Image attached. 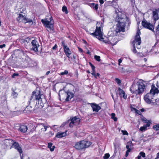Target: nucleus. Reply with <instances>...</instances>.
Returning a JSON list of instances; mask_svg holds the SVG:
<instances>
[{"label": "nucleus", "mask_w": 159, "mask_h": 159, "mask_svg": "<svg viewBox=\"0 0 159 159\" xmlns=\"http://www.w3.org/2000/svg\"><path fill=\"white\" fill-rule=\"evenodd\" d=\"M116 12L117 15L116 21L118 22L116 31L117 32H124L126 24L129 25L130 24L129 19L125 14L123 13L118 9L116 10Z\"/></svg>", "instance_id": "obj_1"}, {"label": "nucleus", "mask_w": 159, "mask_h": 159, "mask_svg": "<svg viewBox=\"0 0 159 159\" xmlns=\"http://www.w3.org/2000/svg\"><path fill=\"white\" fill-rule=\"evenodd\" d=\"M99 24V23H97V25L98 24ZM102 28L101 26L99 27L98 26H96V28L94 32L91 33L90 34L93 36H95L96 38L98 39L99 40L103 41L105 43H108L111 44L112 45H116L117 43V41H115V38H112V39H110L109 38L108 40H103L104 39L103 38V33L102 32Z\"/></svg>", "instance_id": "obj_2"}, {"label": "nucleus", "mask_w": 159, "mask_h": 159, "mask_svg": "<svg viewBox=\"0 0 159 159\" xmlns=\"http://www.w3.org/2000/svg\"><path fill=\"white\" fill-rule=\"evenodd\" d=\"M146 89L145 82L143 80H140L138 81L136 85L133 84L130 88V91L132 93L137 95L142 94Z\"/></svg>", "instance_id": "obj_3"}, {"label": "nucleus", "mask_w": 159, "mask_h": 159, "mask_svg": "<svg viewBox=\"0 0 159 159\" xmlns=\"http://www.w3.org/2000/svg\"><path fill=\"white\" fill-rule=\"evenodd\" d=\"M157 89L155 86L152 85L150 92L146 94L144 96V99L146 102L148 104L154 103L158 105V100L155 99L154 95L158 93Z\"/></svg>", "instance_id": "obj_4"}, {"label": "nucleus", "mask_w": 159, "mask_h": 159, "mask_svg": "<svg viewBox=\"0 0 159 159\" xmlns=\"http://www.w3.org/2000/svg\"><path fill=\"white\" fill-rule=\"evenodd\" d=\"M141 34L140 30H138L137 31L134 40L133 42V52L134 53H139L138 51H137L136 49V46H137V48L138 49H139L140 48V45L141 43V40L140 37V34Z\"/></svg>", "instance_id": "obj_5"}, {"label": "nucleus", "mask_w": 159, "mask_h": 159, "mask_svg": "<svg viewBox=\"0 0 159 159\" xmlns=\"http://www.w3.org/2000/svg\"><path fill=\"white\" fill-rule=\"evenodd\" d=\"M92 143L89 141L82 140L75 143L74 148L77 150H81L89 147Z\"/></svg>", "instance_id": "obj_6"}, {"label": "nucleus", "mask_w": 159, "mask_h": 159, "mask_svg": "<svg viewBox=\"0 0 159 159\" xmlns=\"http://www.w3.org/2000/svg\"><path fill=\"white\" fill-rule=\"evenodd\" d=\"M41 22L48 31L53 29L54 22L51 16L49 19L46 18L44 19H42Z\"/></svg>", "instance_id": "obj_7"}, {"label": "nucleus", "mask_w": 159, "mask_h": 159, "mask_svg": "<svg viewBox=\"0 0 159 159\" xmlns=\"http://www.w3.org/2000/svg\"><path fill=\"white\" fill-rule=\"evenodd\" d=\"M17 20L19 22H22L24 23H28L30 25H32L33 22L32 20L27 19L25 15H23L22 14L20 13L19 14Z\"/></svg>", "instance_id": "obj_8"}, {"label": "nucleus", "mask_w": 159, "mask_h": 159, "mask_svg": "<svg viewBox=\"0 0 159 159\" xmlns=\"http://www.w3.org/2000/svg\"><path fill=\"white\" fill-rule=\"evenodd\" d=\"M70 122L69 124V126L70 127L79 125L80 121V119L76 116L70 118Z\"/></svg>", "instance_id": "obj_9"}, {"label": "nucleus", "mask_w": 159, "mask_h": 159, "mask_svg": "<svg viewBox=\"0 0 159 159\" xmlns=\"http://www.w3.org/2000/svg\"><path fill=\"white\" fill-rule=\"evenodd\" d=\"M142 25L145 28L148 29L152 31H154L153 26L146 20H143L142 22Z\"/></svg>", "instance_id": "obj_10"}, {"label": "nucleus", "mask_w": 159, "mask_h": 159, "mask_svg": "<svg viewBox=\"0 0 159 159\" xmlns=\"http://www.w3.org/2000/svg\"><path fill=\"white\" fill-rule=\"evenodd\" d=\"M41 95L39 91H37L36 92L34 91L33 92L32 95L31 97L34 100H38L39 102L41 101Z\"/></svg>", "instance_id": "obj_11"}, {"label": "nucleus", "mask_w": 159, "mask_h": 159, "mask_svg": "<svg viewBox=\"0 0 159 159\" xmlns=\"http://www.w3.org/2000/svg\"><path fill=\"white\" fill-rule=\"evenodd\" d=\"M61 43L63 46L64 51L66 55L69 58V56L71 53L70 50L67 46L65 44L64 41H62Z\"/></svg>", "instance_id": "obj_12"}, {"label": "nucleus", "mask_w": 159, "mask_h": 159, "mask_svg": "<svg viewBox=\"0 0 159 159\" xmlns=\"http://www.w3.org/2000/svg\"><path fill=\"white\" fill-rule=\"evenodd\" d=\"M31 44L32 45V49L34 52H37L38 51V47L39 46L38 42L35 40H34L31 41Z\"/></svg>", "instance_id": "obj_13"}, {"label": "nucleus", "mask_w": 159, "mask_h": 159, "mask_svg": "<svg viewBox=\"0 0 159 159\" xmlns=\"http://www.w3.org/2000/svg\"><path fill=\"white\" fill-rule=\"evenodd\" d=\"M12 147L16 149L19 153L21 154L22 153V150L21 148L19 145L18 143L17 142H14L12 145ZM20 157L21 159H24L23 157L21 154H20Z\"/></svg>", "instance_id": "obj_14"}, {"label": "nucleus", "mask_w": 159, "mask_h": 159, "mask_svg": "<svg viewBox=\"0 0 159 159\" xmlns=\"http://www.w3.org/2000/svg\"><path fill=\"white\" fill-rule=\"evenodd\" d=\"M159 12V8L155 9V11H153L152 12V18L155 21L158 20L159 18V16L158 15Z\"/></svg>", "instance_id": "obj_15"}, {"label": "nucleus", "mask_w": 159, "mask_h": 159, "mask_svg": "<svg viewBox=\"0 0 159 159\" xmlns=\"http://www.w3.org/2000/svg\"><path fill=\"white\" fill-rule=\"evenodd\" d=\"M119 94L121 97H123L124 99H126L127 97V95L125 94L124 91L122 90L120 88H118Z\"/></svg>", "instance_id": "obj_16"}, {"label": "nucleus", "mask_w": 159, "mask_h": 159, "mask_svg": "<svg viewBox=\"0 0 159 159\" xmlns=\"http://www.w3.org/2000/svg\"><path fill=\"white\" fill-rule=\"evenodd\" d=\"M66 93L67 96L66 99V100L67 101H69L72 98H73L74 97V95L73 93L69 91H67Z\"/></svg>", "instance_id": "obj_17"}, {"label": "nucleus", "mask_w": 159, "mask_h": 159, "mask_svg": "<svg viewBox=\"0 0 159 159\" xmlns=\"http://www.w3.org/2000/svg\"><path fill=\"white\" fill-rule=\"evenodd\" d=\"M91 107L93 108V111L98 112L101 109V107L96 104H92Z\"/></svg>", "instance_id": "obj_18"}, {"label": "nucleus", "mask_w": 159, "mask_h": 159, "mask_svg": "<svg viewBox=\"0 0 159 159\" xmlns=\"http://www.w3.org/2000/svg\"><path fill=\"white\" fill-rule=\"evenodd\" d=\"M66 135V133L59 132L57 133L56 134V137L58 138H61Z\"/></svg>", "instance_id": "obj_19"}, {"label": "nucleus", "mask_w": 159, "mask_h": 159, "mask_svg": "<svg viewBox=\"0 0 159 159\" xmlns=\"http://www.w3.org/2000/svg\"><path fill=\"white\" fill-rule=\"evenodd\" d=\"M150 125V123H147L145 125L141 127L140 129V130L142 132L144 131L147 129V128L149 127Z\"/></svg>", "instance_id": "obj_20"}, {"label": "nucleus", "mask_w": 159, "mask_h": 159, "mask_svg": "<svg viewBox=\"0 0 159 159\" xmlns=\"http://www.w3.org/2000/svg\"><path fill=\"white\" fill-rule=\"evenodd\" d=\"M38 127L41 129V130L43 131H45L47 130V126L43 124H41L39 125Z\"/></svg>", "instance_id": "obj_21"}, {"label": "nucleus", "mask_w": 159, "mask_h": 159, "mask_svg": "<svg viewBox=\"0 0 159 159\" xmlns=\"http://www.w3.org/2000/svg\"><path fill=\"white\" fill-rule=\"evenodd\" d=\"M19 130L22 132H26L27 130V127L25 125H21L19 129Z\"/></svg>", "instance_id": "obj_22"}, {"label": "nucleus", "mask_w": 159, "mask_h": 159, "mask_svg": "<svg viewBox=\"0 0 159 159\" xmlns=\"http://www.w3.org/2000/svg\"><path fill=\"white\" fill-rule=\"evenodd\" d=\"M90 6L93 9L97 10L98 8V4H95L94 3H90L89 4Z\"/></svg>", "instance_id": "obj_23"}, {"label": "nucleus", "mask_w": 159, "mask_h": 159, "mask_svg": "<svg viewBox=\"0 0 159 159\" xmlns=\"http://www.w3.org/2000/svg\"><path fill=\"white\" fill-rule=\"evenodd\" d=\"M142 157L144 158L145 157V153L143 152H141L137 157V158L138 159H140L141 157Z\"/></svg>", "instance_id": "obj_24"}, {"label": "nucleus", "mask_w": 159, "mask_h": 159, "mask_svg": "<svg viewBox=\"0 0 159 159\" xmlns=\"http://www.w3.org/2000/svg\"><path fill=\"white\" fill-rule=\"evenodd\" d=\"M116 115L114 113L111 114V118L113 119L114 121H116L117 120V118L115 116Z\"/></svg>", "instance_id": "obj_25"}, {"label": "nucleus", "mask_w": 159, "mask_h": 159, "mask_svg": "<svg viewBox=\"0 0 159 159\" xmlns=\"http://www.w3.org/2000/svg\"><path fill=\"white\" fill-rule=\"evenodd\" d=\"M131 111H134L135 113L139 115H140L141 113V112L139 110H137L134 108H132Z\"/></svg>", "instance_id": "obj_26"}, {"label": "nucleus", "mask_w": 159, "mask_h": 159, "mask_svg": "<svg viewBox=\"0 0 159 159\" xmlns=\"http://www.w3.org/2000/svg\"><path fill=\"white\" fill-rule=\"evenodd\" d=\"M31 41V39L29 37H27L26 38H25L24 40V42L25 43H29Z\"/></svg>", "instance_id": "obj_27"}, {"label": "nucleus", "mask_w": 159, "mask_h": 159, "mask_svg": "<svg viewBox=\"0 0 159 159\" xmlns=\"http://www.w3.org/2000/svg\"><path fill=\"white\" fill-rule=\"evenodd\" d=\"M31 109V106H27L24 110L25 112H29L30 111Z\"/></svg>", "instance_id": "obj_28"}, {"label": "nucleus", "mask_w": 159, "mask_h": 159, "mask_svg": "<svg viewBox=\"0 0 159 159\" xmlns=\"http://www.w3.org/2000/svg\"><path fill=\"white\" fill-rule=\"evenodd\" d=\"M62 11L63 12H65L66 14H67L68 13L67 7L66 6H63L62 7Z\"/></svg>", "instance_id": "obj_29"}, {"label": "nucleus", "mask_w": 159, "mask_h": 159, "mask_svg": "<svg viewBox=\"0 0 159 159\" xmlns=\"http://www.w3.org/2000/svg\"><path fill=\"white\" fill-rule=\"evenodd\" d=\"M118 70L122 73H124L125 72L123 67H119L118 69Z\"/></svg>", "instance_id": "obj_30"}, {"label": "nucleus", "mask_w": 159, "mask_h": 159, "mask_svg": "<svg viewBox=\"0 0 159 159\" xmlns=\"http://www.w3.org/2000/svg\"><path fill=\"white\" fill-rule=\"evenodd\" d=\"M153 128L155 130H159V124L154 125Z\"/></svg>", "instance_id": "obj_31"}, {"label": "nucleus", "mask_w": 159, "mask_h": 159, "mask_svg": "<svg viewBox=\"0 0 159 159\" xmlns=\"http://www.w3.org/2000/svg\"><path fill=\"white\" fill-rule=\"evenodd\" d=\"M18 95V93L15 91H13L12 93V96L13 98H17Z\"/></svg>", "instance_id": "obj_32"}, {"label": "nucleus", "mask_w": 159, "mask_h": 159, "mask_svg": "<svg viewBox=\"0 0 159 159\" xmlns=\"http://www.w3.org/2000/svg\"><path fill=\"white\" fill-rule=\"evenodd\" d=\"M94 57L95 60L98 61H100V57L99 56L95 55L94 56Z\"/></svg>", "instance_id": "obj_33"}, {"label": "nucleus", "mask_w": 159, "mask_h": 159, "mask_svg": "<svg viewBox=\"0 0 159 159\" xmlns=\"http://www.w3.org/2000/svg\"><path fill=\"white\" fill-rule=\"evenodd\" d=\"M110 157V155L109 153H106L103 157L104 159H107Z\"/></svg>", "instance_id": "obj_34"}, {"label": "nucleus", "mask_w": 159, "mask_h": 159, "mask_svg": "<svg viewBox=\"0 0 159 159\" xmlns=\"http://www.w3.org/2000/svg\"><path fill=\"white\" fill-rule=\"evenodd\" d=\"M68 72L67 70H65V71L63 72H62L61 73L60 75H67L68 74Z\"/></svg>", "instance_id": "obj_35"}, {"label": "nucleus", "mask_w": 159, "mask_h": 159, "mask_svg": "<svg viewBox=\"0 0 159 159\" xmlns=\"http://www.w3.org/2000/svg\"><path fill=\"white\" fill-rule=\"evenodd\" d=\"M131 150V149H127V150L126 152V153H125V156L126 157H127L128 156V155H129V153L130 152Z\"/></svg>", "instance_id": "obj_36"}, {"label": "nucleus", "mask_w": 159, "mask_h": 159, "mask_svg": "<svg viewBox=\"0 0 159 159\" xmlns=\"http://www.w3.org/2000/svg\"><path fill=\"white\" fill-rule=\"evenodd\" d=\"M121 132L123 133V135H128V133L127 132L126 130H121Z\"/></svg>", "instance_id": "obj_37"}, {"label": "nucleus", "mask_w": 159, "mask_h": 159, "mask_svg": "<svg viewBox=\"0 0 159 159\" xmlns=\"http://www.w3.org/2000/svg\"><path fill=\"white\" fill-rule=\"evenodd\" d=\"M115 80L117 83L118 84H119L121 83L120 80L118 78H116Z\"/></svg>", "instance_id": "obj_38"}, {"label": "nucleus", "mask_w": 159, "mask_h": 159, "mask_svg": "<svg viewBox=\"0 0 159 159\" xmlns=\"http://www.w3.org/2000/svg\"><path fill=\"white\" fill-rule=\"evenodd\" d=\"M91 74H92V75H93L96 78H97V76H96V73L95 72V70L94 71L93 70V72Z\"/></svg>", "instance_id": "obj_39"}, {"label": "nucleus", "mask_w": 159, "mask_h": 159, "mask_svg": "<svg viewBox=\"0 0 159 159\" xmlns=\"http://www.w3.org/2000/svg\"><path fill=\"white\" fill-rule=\"evenodd\" d=\"M89 64L92 67V70L94 71L95 68V66L90 62H89Z\"/></svg>", "instance_id": "obj_40"}, {"label": "nucleus", "mask_w": 159, "mask_h": 159, "mask_svg": "<svg viewBox=\"0 0 159 159\" xmlns=\"http://www.w3.org/2000/svg\"><path fill=\"white\" fill-rule=\"evenodd\" d=\"M89 64L92 67V70L94 71L95 68V66L90 62H89Z\"/></svg>", "instance_id": "obj_41"}, {"label": "nucleus", "mask_w": 159, "mask_h": 159, "mask_svg": "<svg viewBox=\"0 0 159 159\" xmlns=\"http://www.w3.org/2000/svg\"><path fill=\"white\" fill-rule=\"evenodd\" d=\"M52 144L51 143H48V148L50 149L51 148V147L52 146Z\"/></svg>", "instance_id": "obj_42"}, {"label": "nucleus", "mask_w": 159, "mask_h": 159, "mask_svg": "<svg viewBox=\"0 0 159 159\" xmlns=\"http://www.w3.org/2000/svg\"><path fill=\"white\" fill-rule=\"evenodd\" d=\"M122 60L121 59H120L118 60V65L120 66V64L122 62Z\"/></svg>", "instance_id": "obj_43"}, {"label": "nucleus", "mask_w": 159, "mask_h": 159, "mask_svg": "<svg viewBox=\"0 0 159 159\" xmlns=\"http://www.w3.org/2000/svg\"><path fill=\"white\" fill-rule=\"evenodd\" d=\"M18 74L17 73H14L12 75V78L14 77L15 76H18Z\"/></svg>", "instance_id": "obj_44"}, {"label": "nucleus", "mask_w": 159, "mask_h": 159, "mask_svg": "<svg viewBox=\"0 0 159 159\" xmlns=\"http://www.w3.org/2000/svg\"><path fill=\"white\" fill-rule=\"evenodd\" d=\"M6 45L5 44H4L2 45H0V48H4L5 47Z\"/></svg>", "instance_id": "obj_45"}, {"label": "nucleus", "mask_w": 159, "mask_h": 159, "mask_svg": "<svg viewBox=\"0 0 159 159\" xmlns=\"http://www.w3.org/2000/svg\"><path fill=\"white\" fill-rule=\"evenodd\" d=\"M55 146H52V148H50V151H53L54 150V148H55Z\"/></svg>", "instance_id": "obj_46"}, {"label": "nucleus", "mask_w": 159, "mask_h": 159, "mask_svg": "<svg viewBox=\"0 0 159 159\" xmlns=\"http://www.w3.org/2000/svg\"><path fill=\"white\" fill-rule=\"evenodd\" d=\"M99 2L101 4H102L104 3V1L103 0H100Z\"/></svg>", "instance_id": "obj_47"}, {"label": "nucleus", "mask_w": 159, "mask_h": 159, "mask_svg": "<svg viewBox=\"0 0 159 159\" xmlns=\"http://www.w3.org/2000/svg\"><path fill=\"white\" fill-rule=\"evenodd\" d=\"M57 48V45L55 44V46L52 47L53 49H55Z\"/></svg>", "instance_id": "obj_48"}, {"label": "nucleus", "mask_w": 159, "mask_h": 159, "mask_svg": "<svg viewBox=\"0 0 159 159\" xmlns=\"http://www.w3.org/2000/svg\"><path fill=\"white\" fill-rule=\"evenodd\" d=\"M126 148L127 149H130V148H129V146L128 145H127L126 146Z\"/></svg>", "instance_id": "obj_49"}, {"label": "nucleus", "mask_w": 159, "mask_h": 159, "mask_svg": "<svg viewBox=\"0 0 159 159\" xmlns=\"http://www.w3.org/2000/svg\"><path fill=\"white\" fill-rule=\"evenodd\" d=\"M50 72V71H48L46 73V75H48Z\"/></svg>", "instance_id": "obj_50"}, {"label": "nucleus", "mask_w": 159, "mask_h": 159, "mask_svg": "<svg viewBox=\"0 0 159 159\" xmlns=\"http://www.w3.org/2000/svg\"><path fill=\"white\" fill-rule=\"evenodd\" d=\"M157 30L159 31V24L158 25L157 27Z\"/></svg>", "instance_id": "obj_51"}, {"label": "nucleus", "mask_w": 159, "mask_h": 159, "mask_svg": "<svg viewBox=\"0 0 159 159\" xmlns=\"http://www.w3.org/2000/svg\"><path fill=\"white\" fill-rule=\"evenodd\" d=\"M157 156L156 157H158V159H159V152H158L157 154Z\"/></svg>", "instance_id": "obj_52"}, {"label": "nucleus", "mask_w": 159, "mask_h": 159, "mask_svg": "<svg viewBox=\"0 0 159 159\" xmlns=\"http://www.w3.org/2000/svg\"><path fill=\"white\" fill-rule=\"evenodd\" d=\"M79 50L80 51V52H82L83 51V50H82V49L81 48H79Z\"/></svg>", "instance_id": "obj_53"}, {"label": "nucleus", "mask_w": 159, "mask_h": 159, "mask_svg": "<svg viewBox=\"0 0 159 159\" xmlns=\"http://www.w3.org/2000/svg\"><path fill=\"white\" fill-rule=\"evenodd\" d=\"M144 111V109H142L141 110V111L142 112H143Z\"/></svg>", "instance_id": "obj_54"}, {"label": "nucleus", "mask_w": 159, "mask_h": 159, "mask_svg": "<svg viewBox=\"0 0 159 159\" xmlns=\"http://www.w3.org/2000/svg\"><path fill=\"white\" fill-rule=\"evenodd\" d=\"M96 75L97 77V76H99V75H100V74L99 73H97V74H96Z\"/></svg>", "instance_id": "obj_55"}, {"label": "nucleus", "mask_w": 159, "mask_h": 159, "mask_svg": "<svg viewBox=\"0 0 159 159\" xmlns=\"http://www.w3.org/2000/svg\"><path fill=\"white\" fill-rule=\"evenodd\" d=\"M131 1L132 3H134V0H131Z\"/></svg>", "instance_id": "obj_56"}, {"label": "nucleus", "mask_w": 159, "mask_h": 159, "mask_svg": "<svg viewBox=\"0 0 159 159\" xmlns=\"http://www.w3.org/2000/svg\"><path fill=\"white\" fill-rule=\"evenodd\" d=\"M87 72L88 73H90V72L89 71V70H87Z\"/></svg>", "instance_id": "obj_57"}, {"label": "nucleus", "mask_w": 159, "mask_h": 159, "mask_svg": "<svg viewBox=\"0 0 159 159\" xmlns=\"http://www.w3.org/2000/svg\"><path fill=\"white\" fill-rule=\"evenodd\" d=\"M144 60L145 61H147V59L146 58H144Z\"/></svg>", "instance_id": "obj_58"}, {"label": "nucleus", "mask_w": 159, "mask_h": 159, "mask_svg": "<svg viewBox=\"0 0 159 159\" xmlns=\"http://www.w3.org/2000/svg\"><path fill=\"white\" fill-rule=\"evenodd\" d=\"M112 98L114 99L113 96L112 95Z\"/></svg>", "instance_id": "obj_59"}, {"label": "nucleus", "mask_w": 159, "mask_h": 159, "mask_svg": "<svg viewBox=\"0 0 159 159\" xmlns=\"http://www.w3.org/2000/svg\"><path fill=\"white\" fill-rule=\"evenodd\" d=\"M155 159H158V157H156Z\"/></svg>", "instance_id": "obj_60"}, {"label": "nucleus", "mask_w": 159, "mask_h": 159, "mask_svg": "<svg viewBox=\"0 0 159 159\" xmlns=\"http://www.w3.org/2000/svg\"><path fill=\"white\" fill-rule=\"evenodd\" d=\"M114 146L115 148H116V146H115V144H114Z\"/></svg>", "instance_id": "obj_61"}, {"label": "nucleus", "mask_w": 159, "mask_h": 159, "mask_svg": "<svg viewBox=\"0 0 159 159\" xmlns=\"http://www.w3.org/2000/svg\"><path fill=\"white\" fill-rule=\"evenodd\" d=\"M1 22L0 21V26H1Z\"/></svg>", "instance_id": "obj_62"}, {"label": "nucleus", "mask_w": 159, "mask_h": 159, "mask_svg": "<svg viewBox=\"0 0 159 159\" xmlns=\"http://www.w3.org/2000/svg\"><path fill=\"white\" fill-rule=\"evenodd\" d=\"M112 64H113V65H115V64H113V63H112Z\"/></svg>", "instance_id": "obj_63"}, {"label": "nucleus", "mask_w": 159, "mask_h": 159, "mask_svg": "<svg viewBox=\"0 0 159 159\" xmlns=\"http://www.w3.org/2000/svg\"><path fill=\"white\" fill-rule=\"evenodd\" d=\"M88 54H89V52H88Z\"/></svg>", "instance_id": "obj_64"}]
</instances>
